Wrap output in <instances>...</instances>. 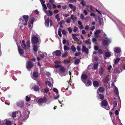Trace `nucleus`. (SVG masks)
Returning a JSON list of instances; mask_svg holds the SVG:
<instances>
[{"label":"nucleus","instance_id":"nucleus-11","mask_svg":"<svg viewBox=\"0 0 125 125\" xmlns=\"http://www.w3.org/2000/svg\"><path fill=\"white\" fill-rule=\"evenodd\" d=\"M17 106L21 108L24 105V102L23 101H19L17 104Z\"/></svg>","mask_w":125,"mask_h":125},{"label":"nucleus","instance_id":"nucleus-54","mask_svg":"<svg viewBox=\"0 0 125 125\" xmlns=\"http://www.w3.org/2000/svg\"><path fill=\"white\" fill-rule=\"evenodd\" d=\"M98 52L99 54H101L103 53V51L101 49H99L98 50Z\"/></svg>","mask_w":125,"mask_h":125},{"label":"nucleus","instance_id":"nucleus-33","mask_svg":"<svg viewBox=\"0 0 125 125\" xmlns=\"http://www.w3.org/2000/svg\"><path fill=\"white\" fill-rule=\"evenodd\" d=\"M60 71L62 72H64L66 70L65 68L63 67H61L60 68Z\"/></svg>","mask_w":125,"mask_h":125},{"label":"nucleus","instance_id":"nucleus-59","mask_svg":"<svg viewBox=\"0 0 125 125\" xmlns=\"http://www.w3.org/2000/svg\"><path fill=\"white\" fill-rule=\"evenodd\" d=\"M72 37L74 39V40L77 38V37H76V34H72Z\"/></svg>","mask_w":125,"mask_h":125},{"label":"nucleus","instance_id":"nucleus-5","mask_svg":"<svg viewBox=\"0 0 125 125\" xmlns=\"http://www.w3.org/2000/svg\"><path fill=\"white\" fill-rule=\"evenodd\" d=\"M16 43L18 46V50L19 53L21 56L24 53V51L21 49L20 46L18 44V43L17 41Z\"/></svg>","mask_w":125,"mask_h":125},{"label":"nucleus","instance_id":"nucleus-42","mask_svg":"<svg viewBox=\"0 0 125 125\" xmlns=\"http://www.w3.org/2000/svg\"><path fill=\"white\" fill-rule=\"evenodd\" d=\"M101 32V31L99 30H96L95 32L94 33V35H96L99 34Z\"/></svg>","mask_w":125,"mask_h":125},{"label":"nucleus","instance_id":"nucleus-14","mask_svg":"<svg viewBox=\"0 0 125 125\" xmlns=\"http://www.w3.org/2000/svg\"><path fill=\"white\" fill-rule=\"evenodd\" d=\"M85 83L86 86H89L91 85L92 82L90 80H89L87 81V82H86V81H85V83Z\"/></svg>","mask_w":125,"mask_h":125},{"label":"nucleus","instance_id":"nucleus-37","mask_svg":"<svg viewBox=\"0 0 125 125\" xmlns=\"http://www.w3.org/2000/svg\"><path fill=\"white\" fill-rule=\"evenodd\" d=\"M120 60V58H116L115 61L114 63L116 64L118 63Z\"/></svg>","mask_w":125,"mask_h":125},{"label":"nucleus","instance_id":"nucleus-39","mask_svg":"<svg viewBox=\"0 0 125 125\" xmlns=\"http://www.w3.org/2000/svg\"><path fill=\"white\" fill-rule=\"evenodd\" d=\"M5 124L6 125H11V123L10 121L7 120L6 121L5 123Z\"/></svg>","mask_w":125,"mask_h":125},{"label":"nucleus","instance_id":"nucleus-8","mask_svg":"<svg viewBox=\"0 0 125 125\" xmlns=\"http://www.w3.org/2000/svg\"><path fill=\"white\" fill-rule=\"evenodd\" d=\"M47 101L46 98L44 97L39 99L38 100V102L40 104H41L42 103H46Z\"/></svg>","mask_w":125,"mask_h":125},{"label":"nucleus","instance_id":"nucleus-19","mask_svg":"<svg viewBox=\"0 0 125 125\" xmlns=\"http://www.w3.org/2000/svg\"><path fill=\"white\" fill-rule=\"evenodd\" d=\"M33 90L35 91H39L40 90V88L39 86L37 85H34L33 87Z\"/></svg>","mask_w":125,"mask_h":125},{"label":"nucleus","instance_id":"nucleus-48","mask_svg":"<svg viewBox=\"0 0 125 125\" xmlns=\"http://www.w3.org/2000/svg\"><path fill=\"white\" fill-rule=\"evenodd\" d=\"M30 100V97H28V96H27L26 97V100L27 102H29Z\"/></svg>","mask_w":125,"mask_h":125},{"label":"nucleus","instance_id":"nucleus-38","mask_svg":"<svg viewBox=\"0 0 125 125\" xmlns=\"http://www.w3.org/2000/svg\"><path fill=\"white\" fill-rule=\"evenodd\" d=\"M109 79L108 78V76H106L104 79V82L106 83H107L109 81Z\"/></svg>","mask_w":125,"mask_h":125},{"label":"nucleus","instance_id":"nucleus-15","mask_svg":"<svg viewBox=\"0 0 125 125\" xmlns=\"http://www.w3.org/2000/svg\"><path fill=\"white\" fill-rule=\"evenodd\" d=\"M38 72L35 71L33 72L32 77L33 78H37L38 77Z\"/></svg>","mask_w":125,"mask_h":125},{"label":"nucleus","instance_id":"nucleus-40","mask_svg":"<svg viewBox=\"0 0 125 125\" xmlns=\"http://www.w3.org/2000/svg\"><path fill=\"white\" fill-rule=\"evenodd\" d=\"M98 65V63H95L94 64V69L95 70L97 68Z\"/></svg>","mask_w":125,"mask_h":125},{"label":"nucleus","instance_id":"nucleus-49","mask_svg":"<svg viewBox=\"0 0 125 125\" xmlns=\"http://www.w3.org/2000/svg\"><path fill=\"white\" fill-rule=\"evenodd\" d=\"M47 7L49 8V9H52V7L51 4L49 3H48L47 4Z\"/></svg>","mask_w":125,"mask_h":125},{"label":"nucleus","instance_id":"nucleus-23","mask_svg":"<svg viewBox=\"0 0 125 125\" xmlns=\"http://www.w3.org/2000/svg\"><path fill=\"white\" fill-rule=\"evenodd\" d=\"M100 93H103L104 91V88L102 87H100L98 90Z\"/></svg>","mask_w":125,"mask_h":125},{"label":"nucleus","instance_id":"nucleus-25","mask_svg":"<svg viewBox=\"0 0 125 125\" xmlns=\"http://www.w3.org/2000/svg\"><path fill=\"white\" fill-rule=\"evenodd\" d=\"M17 114L16 112H12L11 114V115L12 117L14 118L16 117Z\"/></svg>","mask_w":125,"mask_h":125},{"label":"nucleus","instance_id":"nucleus-17","mask_svg":"<svg viewBox=\"0 0 125 125\" xmlns=\"http://www.w3.org/2000/svg\"><path fill=\"white\" fill-rule=\"evenodd\" d=\"M70 7L72 9L73 11H74L76 10V7L74 5H73L72 4H70L69 5Z\"/></svg>","mask_w":125,"mask_h":125},{"label":"nucleus","instance_id":"nucleus-18","mask_svg":"<svg viewBox=\"0 0 125 125\" xmlns=\"http://www.w3.org/2000/svg\"><path fill=\"white\" fill-rule=\"evenodd\" d=\"M55 53L56 56H61L62 53L61 51L58 50L55 51Z\"/></svg>","mask_w":125,"mask_h":125},{"label":"nucleus","instance_id":"nucleus-6","mask_svg":"<svg viewBox=\"0 0 125 125\" xmlns=\"http://www.w3.org/2000/svg\"><path fill=\"white\" fill-rule=\"evenodd\" d=\"M88 77V76L87 75L84 74H83L81 76V79L83 83H85V80Z\"/></svg>","mask_w":125,"mask_h":125},{"label":"nucleus","instance_id":"nucleus-44","mask_svg":"<svg viewBox=\"0 0 125 125\" xmlns=\"http://www.w3.org/2000/svg\"><path fill=\"white\" fill-rule=\"evenodd\" d=\"M16 113L17 114H16L19 117L21 115V111H16Z\"/></svg>","mask_w":125,"mask_h":125},{"label":"nucleus","instance_id":"nucleus-57","mask_svg":"<svg viewBox=\"0 0 125 125\" xmlns=\"http://www.w3.org/2000/svg\"><path fill=\"white\" fill-rule=\"evenodd\" d=\"M61 66H62L60 64H56L55 66V67L56 68H60L61 67Z\"/></svg>","mask_w":125,"mask_h":125},{"label":"nucleus","instance_id":"nucleus-63","mask_svg":"<svg viewBox=\"0 0 125 125\" xmlns=\"http://www.w3.org/2000/svg\"><path fill=\"white\" fill-rule=\"evenodd\" d=\"M94 59L95 61H97L98 60V57L97 56L94 57Z\"/></svg>","mask_w":125,"mask_h":125},{"label":"nucleus","instance_id":"nucleus-60","mask_svg":"<svg viewBox=\"0 0 125 125\" xmlns=\"http://www.w3.org/2000/svg\"><path fill=\"white\" fill-rule=\"evenodd\" d=\"M80 18L82 20H83L84 19V16L82 13L80 14Z\"/></svg>","mask_w":125,"mask_h":125},{"label":"nucleus","instance_id":"nucleus-34","mask_svg":"<svg viewBox=\"0 0 125 125\" xmlns=\"http://www.w3.org/2000/svg\"><path fill=\"white\" fill-rule=\"evenodd\" d=\"M98 20L99 24L100 25H101L102 24V20L99 16H98Z\"/></svg>","mask_w":125,"mask_h":125},{"label":"nucleus","instance_id":"nucleus-16","mask_svg":"<svg viewBox=\"0 0 125 125\" xmlns=\"http://www.w3.org/2000/svg\"><path fill=\"white\" fill-rule=\"evenodd\" d=\"M30 112L28 111L27 112H26V114H25L24 116V120H25L26 119H27L29 116V114L30 113Z\"/></svg>","mask_w":125,"mask_h":125},{"label":"nucleus","instance_id":"nucleus-35","mask_svg":"<svg viewBox=\"0 0 125 125\" xmlns=\"http://www.w3.org/2000/svg\"><path fill=\"white\" fill-rule=\"evenodd\" d=\"M48 13L47 14V15L48 16H52L53 15V12H52L50 10H48Z\"/></svg>","mask_w":125,"mask_h":125},{"label":"nucleus","instance_id":"nucleus-7","mask_svg":"<svg viewBox=\"0 0 125 125\" xmlns=\"http://www.w3.org/2000/svg\"><path fill=\"white\" fill-rule=\"evenodd\" d=\"M33 66V64L30 61H28L26 66V68L27 69H31Z\"/></svg>","mask_w":125,"mask_h":125},{"label":"nucleus","instance_id":"nucleus-27","mask_svg":"<svg viewBox=\"0 0 125 125\" xmlns=\"http://www.w3.org/2000/svg\"><path fill=\"white\" fill-rule=\"evenodd\" d=\"M33 49L34 51L36 52H37L38 50V47L36 45H34Z\"/></svg>","mask_w":125,"mask_h":125},{"label":"nucleus","instance_id":"nucleus-1","mask_svg":"<svg viewBox=\"0 0 125 125\" xmlns=\"http://www.w3.org/2000/svg\"><path fill=\"white\" fill-rule=\"evenodd\" d=\"M21 46L24 50H25L26 51V53H28V52H29L30 47V42L29 41H27L26 43V44L24 40H23L21 41Z\"/></svg>","mask_w":125,"mask_h":125},{"label":"nucleus","instance_id":"nucleus-56","mask_svg":"<svg viewBox=\"0 0 125 125\" xmlns=\"http://www.w3.org/2000/svg\"><path fill=\"white\" fill-rule=\"evenodd\" d=\"M67 29L68 31L69 32V33H71L72 31V30L71 28L70 27H69Z\"/></svg>","mask_w":125,"mask_h":125},{"label":"nucleus","instance_id":"nucleus-58","mask_svg":"<svg viewBox=\"0 0 125 125\" xmlns=\"http://www.w3.org/2000/svg\"><path fill=\"white\" fill-rule=\"evenodd\" d=\"M82 1L81 2V4L83 6H86V5L85 4V2L83 0H81Z\"/></svg>","mask_w":125,"mask_h":125},{"label":"nucleus","instance_id":"nucleus-9","mask_svg":"<svg viewBox=\"0 0 125 125\" xmlns=\"http://www.w3.org/2000/svg\"><path fill=\"white\" fill-rule=\"evenodd\" d=\"M108 102L107 101L105 100H104L100 103L101 106L103 107V106L105 107L108 105Z\"/></svg>","mask_w":125,"mask_h":125},{"label":"nucleus","instance_id":"nucleus-52","mask_svg":"<svg viewBox=\"0 0 125 125\" xmlns=\"http://www.w3.org/2000/svg\"><path fill=\"white\" fill-rule=\"evenodd\" d=\"M44 92L45 93H48L49 91V88L48 87H47L46 88H45L44 89Z\"/></svg>","mask_w":125,"mask_h":125},{"label":"nucleus","instance_id":"nucleus-3","mask_svg":"<svg viewBox=\"0 0 125 125\" xmlns=\"http://www.w3.org/2000/svg\"><path fill=\"white\" fill-rule=\"evenodd\" d=\"M49 22H50V27H51L52 26V22L51 20L49 19V17H48L47 19L46 20H45V24L46 27H49Z\"/></svg>","mask_w":125,"mask_h":125},{"label":"nucleus","instance_id":"nucleus-45","mask_svg":"<svg viewBox=\"0 0 125 125\" xmlns=\"http://www.w3.org/2000/svg\"><path fill=\"white\" fill-rule=\"evenodd\" d=\"M39 54L40 56L42 58H44V53H43L41 52H40V53H39Z\"/></svg>","mask_w":125,"mask_h":125},{"label":"nucleus","instance_id":"nucleus-36","mask_svg":"<svg viewBox=\"0 0 125 125\" xmlns=\"http://www.w3.org/2000/svg\"><path fill=\"white\" fill-rule=\"evenodd\" d=\"M105 55L107 57H109L111 56L110 53L108 52H107L105 53Z\"/></svg>","mask_w":125,"mask_h":125},{"label":"nucleus","instance_id":"nucleus-30","mask_svg":"<svg viewBox=\"0 0 125 125\" xmlns=\"http://www.w3.org/2000/svg\"><path fill=\"white\" fill-rule=\"evenodd\" d=\"M45 84L46 85H48V86L49 87H50L51 86L52 83L51 82L48 81H47L45 82Z\"/></svg>","mask_w":125,"mask_h":125},{"label":"nucleus","instance_id":"nucleus-43","mask_svg":"<svg viewBox=\"0 0 125 125\" xmlns=\"http://www.w3.org/2000/svg\"><path fill=\"white\" fill-rule=\"evenodd\" d=\"M63 48L64 51H66L67 50H70V47H68L66 45H64L63 47Z\"/></svg>","mask_w":125,"mask_h":125},{"label":"nucleus","instance_id":"nucleus-41","mask_svg":"<svg viewBox=\"0 0 125 125\" xmlns=\"http://www.w3.org/2000/svg\"><path fill=\"white\" fill-rule=\"evenodd\" d=\"M70 61V60H64L63 61V62L64 63L67 64L69 63Z\"/></svg>","mask_w":125,"mask_h":125},{"label":"nucleus","instance_id":"nucleus-28","mask_svg":"<svg viewBox=\"0 0 125 125\" xmlns=\"http://www.w3.org/2000/svg\"><path fill=\"white\" fill-rule=\"evenodd\" d=\"M71 49L73 52H75L76 51V48L73 45H72L71 46Z\"/></svg>","mask_w":125,"mask_h":125},{"label":"nucleus","instance_id":"nucleus-10","mask_svg":"<svg viewBox=\"0 0 125 125\" xmlns=\"http://www.w3.org/2000/svg\"><path fill=\"white\" fill-rule=\"evenodd\" d=\"M97 93L98 98L101 100H103L104 99V95L102 94H100L98 91H97Z\"/></svg>","mask_w":125,"mask_h":125},{"label":"nucleus","instance_id":"nucleus-55","mask_svg":"<svg viewBox=\"0 0 125 125\" xmlns=\"http://www.w3.org/2000/svg\"><path fill=\"white\" fill-rule=\"evenodd\" d=\"M68 53L67 52H65V53L62 55V57H65L67 55Z\"/></svg>","mask_w":125,"mask_h":125},{"label":"nucleus","instance_id":"nucleus-47","mask_svg":"<svg viewBox=\"0 0 125 125\" xmlns=\"http://www.w3.org/2000/svg\"><path fill=\"white\" fill-rule=\"evenodd\" d=\"M71 19L73 20H76L77 19L76 17H75L73 15H71Z\"/></svg>","mask_w":125,"mask_h":125},{"label":"nucleus","instance_id":"nucleus-53","mask_svg":"<svg viewBox=\"0 0 125 125\" xmlns=\"http://www.w3.org/2000/svg\"><path fill=\"white\" fill-rule=\"evenodd\" d=\"M53 91L54 92L56 93L57 94H58L59 93L58 90L56 88H54L53 89Z\"/></svg>","mask_w":125,"mask_h":125},{"label":"nucleus","instance_id":"nucleus-29","mask_svg":"<svg viewBox=\"0 0 125 125\" xmlns=\"http://www.w3.org/2000/svg\"><path fill=\"white\" fill-rule=\"evenodd\" d=\"M114 92L116 95H118L119 92H118V90L117 87H116L115 88L114 91Z\"/></svg>","mask_w":125,"mask_h":125},{"label":"nucleus","instance_id":"nucleus-22","mask_svg":"<svg viewBox=\"0 0 125 125\" xmlns=\"http://www.w3.org/2000/svg\"><path fill=\"white\" fill-rule=\"evenodd\" d=\"M102 44L104 46L107 45L108 44V41L107 40L103 39Z\"/></svg>","mask_w":125,"mask_h":125},{"label":"nucleus","instance_id":"nucleus-46","mask_svg":"<svg viewBox=\"0 0 125 125\" xmlns=\"http://www.w3.org/2000/svg\"><path fill=\"white\" fill-rule=\"evenodd\" d=\"M55 17L57 19V21H59L60 20V19L59 18V14H57V15H56Z\"/></svg>","mask_w":125,"mask_h":125},{"label":"nucleus","instance_id":"nucleus-26","mask_svg":"<svg viewBox=\"0 0 125 125\" xmlns=\"http://www.w3.org/2000/svg\"><path fill=\"white\" fill-rule=\"evenodd\" d=\"M62 31V29L60 28H59L58 29V33L60 37H61L62 36V34L61 33Z\"/></svg>","mask_w":125,"mask_h":125},{"label":"nucleus","instance_id":"nucleus-32","mask_svg":"<svg viewBox=\"0 0 125 125\" xmlns=\"http://www.w3.org/2000/svg\"><path fill=\"white\" fill-rule=\"evenodd\" d=\"M80 60L79 59H76L74 63L75 64H78L80 62Z\"/></svg>","mask_w":125,"mask_h":125},{"label":"nucleus","instance_id":"nucleus-2","mask_svg":"<svg viewBox=\"0 0 125 125\" xmlns=\"http://www.w3.org/2000/svg\"><path fill=\"white\" fill-rule=\"evenodd\" d=\"M29 18V16L28 15L22 16L21 18H20L19 19V23L24 25H27Z\"/></svg>","mask_w":125,"mask_h":125},{"label":"nucleus","instance_id":"nucleus-4","mask_svg":"<svg viewBox=\"0 0 125 125\" xmlns=\"http://www.w3.org/2000/svg\"><path fill=\"white\" fill-rule=\"evenodd\" d=\"M38 39L36 36H34L31 38V42L33 44H37L38 42Z\"/></svg>","mask_w":125,"mask_h":125},{"label":"nucleus","instance_id":"nucleus-62","mask_svg":"<svg viewBox=\"0 0 125 125\" xmlns=\"http://www.w3.org/2000/svg\"><path fill=\"white\" fill-rule=\"evenodd\" d=\"M78 30L77 28L75 26L74 27V29L73 30V31L74 32H76Z\"/></svg>","mask_w":125,"mask_h":125},{"label":"nucleus","instance_id":"nucleus-64","mask_svg":"<svg viewBox=\"0 0 125 125\" xmlns=\"http://www.w3.org/2000/svg\"><path fill=\"white\" fill-rule=\"evenodd\" d=\"M66 42H67V41L65 39H63L62 41L63 44L64 45H65V44L66 43Z\"/></svg>","mask_w":125,"mask_h":125},{"label":"nucleus","instance_id":"nucleus-21","mask_svg":"<svg viewBox=\"0 0 125 125\" xmlns=\"http://www.w3.org/2000/svg\"><path fill=\"white\" fill-rule=\"evenodd\" d=\"M104 70L102 67H100L99 70V74L100 76H102L104 72Z\"/></svg>","mask_w":125,"mask_h":125},{"label":"nucleus","instance_id":"nucleus-12","mask_svg":"<svg viewBox=\"0 0 125 125\" xmlns=\"http://www.w3.org/2000/svg\"><path fill=\"white\" fill-rule=\"evenodd\" d=\"M93 84L94 87H98L99 86V83L98 81H94L93 82Z\"/></svg>","mask_w":125,"mask_h":125},{"label":"nucleus","instance_id":"nucleus-31","mask_svg":"<svg viewBox=\"0 0 125 125\" xmlns=\"http://www.w3.org/2000/svg\"><path fill=\"white\" fill-rule=\"evenodd\" d=\"M90 41V39H88L87 40H85V42L86 44H91V42Z\"/></svg>","mask_w":125,"mask_h":125},{"label":"nucleus","instance_id":"nucleus-50","mask_svg":"<svg viewBox=\"0 0 125 125\" xmlns=\"http://www.w3.org/2000/svg\"><path fill=\"white\" fill-rule=\"evenodd\" d=\"M64 23L65 21L63 20H62L58 22V24L60 25H62V24H64Z\"/></svg>","mask_w":125,"mask_h":125},{"label":"nucleus","instance_id":"nucleus-20","mask_svg":"<svg viewBox=\"0 0 125 125\" xmlns=\"http://www.w3.org/2000/svg\"><path fill=\"white\" fill-rule=\"evenodd\" d=\"M114 51L116 53H118L121 52V50L120 48H115Z\"/></svg>","mask_w":125,"mask_h":125},{"label":"nucleus","instance_id":"nucleus-24","mask_svg":"<svg viewBox=\"0 0 125 125\" xmlns=\"http://www.w3.org/2000/svg\"><path fill=\"white\" fill-rule=\"evenodd\" d=\"M42 5L43 7L44 11L46 13L47 12L46 9H47V8L46 5L45 4H42Z\"/></svg>","mask_w":125,"mask_h":125},{"label":"nucleus","instance_id":"nucleus-51","mask_svg":"<svg viewBox=\"0 0 125 125\" xmlns=\"http://www.w3.org/2000/svg\"><path fill=\"white\" fill-rule=\"evenodd\" d=\"M31 20L30 21V22L31 24H32L33 23V22L35 20V19L33 17H31Z\"/></svg>","mask_w":125,"mask_h":125},{"label":"nucleus","instance_id":"nucleus-13","mask_svg":"<svg viewBox=\"0 0 125 125\" xmlns=\"http://www.w3.org/2000/svg\"><path fill=\"white\" fill-rule=\"evenodd\" d=\"M82 52H85V53H88L89 51L88 49L87 48H86L85 46L82 45Z\"/></svg>","mask_w":125,"mask_h":125},{"label":"nucleus","instance_id":"nucleus-61","mask_svg":"<svg viewBox=\"0 0 125 125\" xmlns=\"http://www.w3.org/2000/svg\"><path fill=\"white\" fill-rule=\"evenodd\" d=\"M62 33L63 34L66 35V32L65 30L64 29L62 31Z\"/></svg>","mask_w":125,"mask_h":125}]
</instances>
